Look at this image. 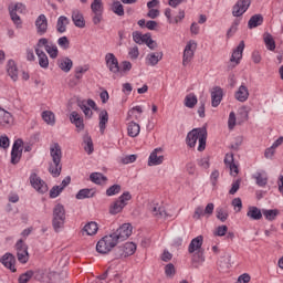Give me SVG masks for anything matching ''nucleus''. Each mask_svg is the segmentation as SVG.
Listing matches in <instances>:
<instances>
[{
    "label": "nucleus",
    "instance_id": "1",
    "mask_svg": "<svg viewBox=\"0 0 283 283\" xmlns=\"http://www.w3.org/2000/svg\"><path fill=\"white\" fill-rule=\"evenodd\" d=\"M199 142L198 151H205L207 149V128L198 127L190 130L186 137V144L188 147H196Z\"/></svg>",
    "mask_w": 283,
    "mask_h": 283
},
{
    "label": "nucleus",
    "instance_id": "2",
    "mask_svg": "<svg viewBox=\"0 0 283 283\" xmlns=\"http://www.w3.org/2000/svg\"><path fill=\"white\" fill-rule=\"evenodd\" d=\"M50 156L52 158V163L49 166V171L53 178H59L63 169V166L61 165L63 151L61 150V145H59V143L50 146Z\"/></svg>",
    "mask_w": 283,
    "mask_h": 283
},
{
    "label": "nucleus",
    "instance_id": "3",
    "mask_svg": "<svg viewBox=\"0 0 283 283\" xmlns=\"http://www.w3.org/2000/svg\"><path fill=\"white\" fill-rule=\"evenodd\" d=\"M52 227L55 233L65 227V207L61 203H57L53 209Z\"/></svg>",
    "mask_w": 283,
    "mask_h": 283
},
{
    "label": "nucleus",
    "instance_id": "4",
    "mask_svg": "<svg viewBox=\"0 0 283 283\" xmlns=\"http://www.w3.org/2000/svg\"><path fill=\"white\" fill-rule=\"evenodd\" d=\"M129 200H132V193L129 191H125L111 205L109 213L112 216L120 213L127 205H129Z\"/></svg>",
    "mask_w": 283,
    "mask_h": 283
},
{
    "label": "nucleus",
    "instance_id": "5",
    "mask_svg": "<svg viewBox=\"0 0 283 283\" xmlns=\"http://www.w3.org/2000/svg\"><path fill=\"white\" fill-rule=\"evenodd\" d=\"M118 244L117 240L115 239L114 234H106L104 238H102L97 244H96V251L97 253L106 254L114 249Z\"/></svg>",
    "mask_w": 283,
    "mask_h": 283
},
{
    "label": "nucleus",
    "instance_id": "6",
    "mask_svg": "<svg viewBox=\"0 0 283 283\" xmlns=\"http://www.w3.org/2000/svg\"><path fill=\"white\" fill-rule=\"evenodd\" d=\"M35 46H38L40 50L41 48H44L50 59H56L59 56V46H56L54 42L48 40L46 38L39 39Z\"/></svg>",
    "mask_w": 283,
    "mask_h": 283
},
{
    "label": "nucleus",
    "instance_id": "7",
    "mask_svg": "<svg viewBox=\"0 0 283 283\" xmlns=\"http://www.w3.org/2000/svg\"><path fill=\"white\" fill-rule=\"evenodd\" d=\"M198 49V43L196 41L190 40L186 44L184 49V54H182V65L184 67H187L193 61V56L196 54V50Z\"/></svg>",
    "mask_w": 283,
    "mask_h": 283
},
{
    "label": "nucleus",
    "instance_id": "8",
    "mask_svg": "<svg viewBox=\"0 0 283 283\" xmlns=\"http://www.w3.org/2000/svg\"><path fill=\"white\" fill-rule=\"evenodd\" d=\"M77 106L82 109L85 118H92V116H94V112H92V109L95 112L98 109L94 99H80L77 101Z\"/></svg>",
    "mask_w": 283,
    "mask_h": 283
},
{
    "label": "nucleus",
    "instance_id": "9",
    "mask_svg": "<svg viewBox=\"0 0 283 283\" xmlns=\"http://www.w3.org/2000/svg\"><path fill=\"white\" fill-rule=\"evenodd\" d=\"M133 231L134 228L130 226V223H124L115 232H112V234L115 237L117 242H123L132 235Z\"/></svg>",
    "mask_w": 283,
    "mask_h": 283
},
{
    "label": "nucleus",
    "instance_id": "10",
    "mask_svg": "<svg viewBox=\"0 0 283 283\" xmlns=\"http://www.w3.org/2000/svg\"><path fill=\"white\" fill-rule=\"evenodd\" d=\"M9 12L13 23L15 25H21V18L19 17V14H23V12H25V7L23 6V3L21 2L11 3L9 6ZM17 12L19 14H17Z\"/></svg>",
    "mask_w": 283,
    "mask_h": 283
},
{
    "label": "nucleus",
    "instance_id": "11",
    "mask_svg": "<svg viewBox=\"0 0 283 283\" xmlns=\"http://www.w3.org/2000/svg\"><path fill=\"white\" fill-rule=\"evenodd\" d=\"M15 251L18 261L21 262V264H27L28 260H30V254L28 253V245L23 243V240H19L15 243Z\"/></svg>",
    "mask_w": 283,
    "mask_h": 283
},
{
    "label": "nucleus",
    "instance_id": "12",
    "mask_svg": "<svg viewBox=\"0 0 283 283\" xmlns=\"http://www.w3.org/2000/svg\"><path fill=\"white\" fill-rule=\"evenodd\" d=\"M105 63H106L107 70H109V72L112 74H118L120 72V65L118 64V57H116V55H114V53H106Z\"/></svg>",
    "mask_w": 283,
    "mask_h": 283
},
{
    "label": "nucleus",
    "instance_id": "13",
    "mask_svg": "<svg viewBox=\"0 0 283 283\" xmlns=\"http://www.w3.org/2000/svg\"><path fill=\"white\" fill-rule=\"evenodd\" d=\"M12 125H14V116L0 106V127H2V129H9Z\"/></svg>",
    "mask_w": 283,
    "mask_h": 283
},
{
    "label": "nucleus",
    "instance_id": "14",
    "mask_svg": "<svg viewBox=\"0 0 283 283\" xmlns=\"http://www.w3.org/2000/svg\"><path fill=\"white\" fill-rule=\"evenodd\" d=\"M30 182L38 193H48V184H45V181H43L36 174L31 175Z\"/></svg>",
    "mask_w": 283,
    "mask_h": 283
},
{
    "label": "nucleus",
    "instance_id": "15",
    "mask_svg": "<svg viewBox=\"0 0 283 283\" xmlns=\"http://www.w3.org/2000/svg\"><path fill=\"white\" fill-rule=\"evenodd\" d=\"M165 163V156H163V148H156L151 151L148 158V167H157Z\"/></svg>",
    "mask_w": 283,
    "mask_h": 283
},
{
    "label": "nucleus",
    "instance_id": "16",
    "mask_svg": "<svg viewBox=\"0 0 283 283\" xmlns=\"http://www.w3.org/2000/svg\"><path fill=\"white\" fill-rule=\"evenodd\" d=\"M35 30L39 36L48 34V17L45 14L42 13L35 19Z\"/></svg>",
    "mask_w": 283,
    "mask_h": 283
},
{
    "label": "nucleus",
    "instance_id": "17",
    "mask_svg": "<svg viewBox=\"0 0 283 283\" xmlns=\"http://www.w3.org/2000/svg\"><path fill=\"white\" fill-rule=\"evenodd\" d=\"M223 163L226 167H228V169L230 170V175L235 177L238 176V174H240V170L238 169V164H235V159L233 158V153H227Z\"/></svg>",
    "mask_w": 283,
    "mask_h": 283
},
{
    "label": "nucleus",
    "instance_id": "18",
    "mask_svg": "<svg viewBox=\"0 0 283 283\" xmlns=\"http://www.w3.org/2000/svg\"><path fill=\"white\" fill-rule=\"evenodd\" d=\"M249 6H251V0H239L232 9L233 17H242L249 10Z\"/></svg>",
    "mask_w": 283,
    "mask_h": 283
},
{
    "label": "nucleus",
    "instance_id": "19",
    "mask_svg": "<svg viewBox=\"0 0 283 283\" xmlns=\"http://www.w3.org/2000/svg\"><path fill=\"white\" fill-rule=\"evenodd\" d=\"M249 87L247 86V84L242 83L235 91L234 98L239 103H247V101H249Z\"/></svg>",
    "mask_w": 283,
    "mask_h": 283
},
{
    "label": "nucleus",
    "instance_id": "20",
    "mask_svg": "<svg viewBox=\"0 0 283 283\" xmlns=\"http://www.w3.org/2000/svg\"><path fill=\"white\" fill-rule=\"evenodd\" d=\"M244 41H241L239 45L233 50L230 62L234 63V65H240V61H242V54H244Z\"/></svg>",
    "mask_w": 283,
    "mask_h": 283
},
{
    "label": "nucleus",
    "instance_id": "21",
    "mask_svg": "<svg viewBox=\"0 0 283 283\" xmlns=\"http://www.w3.org/2000/svg\"><path fill=\"white\" fill-rule=\"evenodd\" d=\"M163 61V52H150L145 57V64L150 67H156Z\"/></svg>",
    "mask_w": 283,
    "mask_h": 283
},
{
    "label": "nucleus",
    "instance_id": "22",
    "mask_svg": "<svg viewBox=\"0 0 283 283\" xmlns=\"http://www.w3.org/2000/svg\"><path fill=\"white\" fill-rule=\"evenodd\" d=\"M1 264H3L6 269H9L11 273L17 272V266L14 265L17 264V259H14V255H12L11 253H6L1 258Z\"/></svg>",
    "mask_w": 283,
    "mask_h": 283
},
{
    "label": "nucleus",
    "instance_id": "23",
    "mask_svg": "<svg viewBox=\"0 0 283 283\" xmlns=\"http://www.w3.org/2000/svg\"><path fill=\"white\" fill-rule=\"evenodd\" d=\"M70 122L72 123V125H75L77 132H83V129H85V123L83 120V116H81L78 112L73 111L70 114Z\"/></svg>",
    "mask_w": 283,
    "mask_h": 283
},
{
    "label": "nucleus",
    "instance_id": "24",
    "mask_svg": "<svg viewBox=\"0 0 283 283\" xmlns=\"http://www.w3.org/2000/svg\"><path fill=\"white\" fill-rule=\"evenodd\" d=\"M224 96V92L220 86H216L211 91V105L212 107H218L220 103H222V98Z\"/></svg>",
    "mask_w": 283,
    "mask_h": 283
},
{
    "label": "nucleus",
    "instance_id": "25",
    "mask_svg": "<svg viewBox=\"0 0 283 283\" xmlns=\"http://www.w3.org/2000/svg\"><path fill=\"white\" fill-rule=\"evenodd\" d=\"M252 178H254L258 187H265L269 185V174H266V170L256 171Z\"/></svg>",
    "mask_w": 283,
    "mask_h": 283
},
{
    "label": "nucleus",
    "instance_id": "26",
    "mask_svg": "<svg viewBox=\"0 0 283 283\" xmlns=\"http://www.w3.org/2000/svg\"><path fill=\"white\" fill-rule=\"evenodd\" d=\"M35 54L38 56L40 67L48 70L50 67V60L48 59V54H45V52L40 50L38 46H35Z\"/></svg>",
    "mask_w": 283,
    "mask_h": 283
},
{
    "label": "nucleus",
    "instance_id": "27",
    "mask_svg": "<svg viewBox=\"0 0 283 283\" xmlns=\"http://www.w3.org/2000/svg\"><path fill=\"white\" fill-rule=\"evenodd\" d=\"M57 66L60 67V70H62V72H70L72 70V67H74V62H72V59L64 56V57H60L57 60Z\"/></svg>",
    "mask_w": 283,
    "mask_h": 283
},
{
    "label": "nucleus",
    "instance_id": "28",
    "mask_svg": "<svg viewBox=\"0 0 283 283\" xmlns=\"http://www.w3.org/2000/svg\"><path fill=\"white\" fill-rule=\"evenodd\" d=\"M72 21L76 28H85V18L78 9L72 11Z\"/></svg>",
    "mask_w": 283,
    "mask_h": 283
},
{
    "label": "nucleus",
    "instance_id": "29",
    "mask_svg": "<svg viewBox=\"0 0 283 283\" xmlns=\"http://www.w3.org/2000/svg\"><path fill=\"white\" fill-rule=\"evenodd\" d=\"M98 120L99 132L101 134H105V129H107V123H109V114L107 113V111L103 109L102 112H99Z\"/></svg>",
    "mask_w": 283,
    "mask_h": 283
},
{
    "label": "nucleus",
    "instance_id": "30",
    "mask_svg": "<svg viewBox=\"0 0 283 283\" xmlns=\"http://www.w3.org/2000/svg\"><path fill=\"white\" fill-rule=\"evenodd\" d=\"M98 233V223L91 221L82 230L83 235H96Z\"/></svg>",
    "mask_w": 283,
    "mask_h": 283
},
{
    "label": "nucleus",
    "instance_id": "31",
    "mask_svg": "<svg viewBox=\"0 0 283 283\" xmlns=\"http://www.w3.org/2000/svg\"><path fill=\"white\" fill-rule=\"evenodd\" d=\"M247 216L250 220H262L263 212L260 208L250 206L248 208Z\"/></svg>",
    "mask_w": 283,
    "mask_h": 283
},
{
    "label": "nucleus",
    "instance_id": "32",
    "mask_svg": "<svg viewBox=\"0 0 283 283\" xmlns=\"http://www.w3.org/2000/svg\"><path fill=\"white\" fill-rule=\"evenodd\" d=\"M67 25H70V19L65 15H61L56 22V30L60 34H63L67 31Z\"/></svg>",
    "mask_w": 283,
    "mask_h": 283
},
{
    "label": "nucleus",
    "instance_id": "33",
    "mask_svg": "<svg viewBox=\"0 0 283 283\" xmlns=\"http://www.w3.org/2000/svg\"><path fill=\"white\" fill-rule=\"evenodd\" d=\"M7 72L12 81H18L19 70L17 69V63L13 60H9L7 64Z\"/></svg>",
    "mask_w": 283,
    "mask_h": 283
},
{
    "label": "nucleus",
    "instance_id": "34",
    "mask_svg": "<svg viewBox=\"0 0 283 283\" xmlns=\"http://www.w3.org/2000/svg\"><path fill=\"white\" fill-rule=\"evenodd\" d=\"M202 242H203L202 235H198L197 238L192 239L189 247H188L189 253H196V251L201 249L202 248Z\"/></svg>",
    "mask_w": 283,
    "mask_h": 283
},
{
    "label": "nucleus",
    "instance_id": "35",
    "mask_svg": "<svg viewBox=\"0 0 283 283\" xmlns=\"http://www.w3.org/2000/svg\"><path fill=\"white\" fill-rule=\"evenodd\" d=\"M262 23H264V18L262 14H254L250 18L248 27L250 30H253V28H259V25H262Z\"/></svg>",
    "mask_w": 283,
    "mask_h": 283
},
{
    "label": "nucleus",
    "instance_id": "36",
    "mask_svg": "<svg viewBox=\"0 0 283 283\" xmlns=\"http://www.w3.org/2000/svg\"><path fill=\"white\" fill-rule=\"evenodd\" d=\"M122 255H124V258H127L129 255H134V253H136V243L134 242H126L123 247H122Z\"/></svg>",
    "mask_w": 283,
    "mask_h": 283
},
{
    "label": "nucleus",
    "instance_id": "37",
    "mask_svg": "<svg viewBox=\"0 0 283 283\" xmlns=\"http://www.w3.org/2000/svg\"><path fill=\"white\" fill-rule=\"evenodd\" d=\"M184 105L189 109H193L196 105H198V96H196L193 93L186 95Z\"/></svg>",
    "mask_w": 283,
    "mask_h": 283
},
{
    "label": "nucleus",
    "instance_id": "38",
    "mask_svg": "<svg viewBox=\"0 0 283 283\" xmlns=\"http://www.w3.org/2000/svg\"><path fill=\"white\" fill-rule=\"evenodd\" d=\"M127 132H128V136H130V138H136V136H138V134H140V125H138V123H136V122H130V123H128Z\"/></svg>",
    "mask_w": 283,
    "mask_h": 283
},
{
    "label": "nucleus",
    "instance_id": "39",
    "mask_svg": "<svg viewBox=\"0 0 283 283\" xmlns=\"http://www.w3.org/2000/svg\"><path fill=\"white\" fill-rule=\"evenodd\" d=\"M42 119L44 123H46V125H51V127L56 125V116L52 113V111L42 112Z\"/></svg>",
    "mask_w": 283,
    "mask_h": 283
},
{
    "label": "nucleus",
    "instance_id": "40",
    "mask_svg": "<svg viewBox=\"0 0 283 283\" xmlns=\"http://www.w3.org/2000/svg\"><path fill=\"white\" fill-rule=\"evenodd\" d=\"M263 41H264L266 50H269L270 52H274L275 40L273 39V35H271V33H265L263 35Z\"/></svg>",
    "mask_w": 283,
    "mask_h": 283
},
{
    "label": "nucleus",
    "instance_id": "41",
    "mask_svg": "<svg viewBox=\"0 0 283 283\" xmlns=\"http://www.w3.org/2000/svg\"><path fill=\"white\" fill-rule=\"evenodd\" d=\"M90 178L95 185H105L107 182V177L101 172H92Z\"/></svg>",
    "mask_w": 283,
    "mask_h": 283
},
{
    "label": "nucleus",
    "instance_id": "42",
    "mask_svg": "<svg viewBox=\"0 0 283 283\" xmlns=\"http://www.w3.org/2000/svg\"><path fill=\"white\" fill-rule=\"evenodd\" d=\"M112 12L117 14V17H125V8L123 7V3L118 0L113 1Z\"/></svg>",
    "mask_w": 283,
    "mask_h": 283
},
{
    "label": "nucleus",
    "instance_id": "43",
    "mask_svg": "<svg viewBox=\"0 0 283 283\" xmlns=\"http://www.w3.org/2000/svg\"><path fill=\"white\" fill-rule=\"evenodd\" d=\"M85 198H94V190L88 189V188H84V189H81L76 193V199L77 200H85Z\"/></svg>",
    "mask_w": 283,
    "mask_h": 283
},
{
    "label": "nucleus",
    "instance_id": "44",
    "mask_svg": "<svg viewBox=\"0 0 283 283\" xmlns=\"http://www.w3.org/2000/svg\"><path fill=\"white\" fill-rule=\"evenodd\" d=\"M140 114H143V106H135L128 111V120L135 118L138 120L140 118Z\"/></svg>",
    "mask_w": 283,
    "mask_h": 283
},
{
    "label": "nucleus",
    "instance_id": "45",
    "mask_svg": "<svg viewBox=\"0 0 283 283\" xmlns=\"http://www.w3.org/2000/svg\"><path fill=\"white\" fill-rule=\"evenodd\" d=\"M84 150L86 154H94V143L92 142V137L88 135L84 136Z\"/></svg>",
    "mask_w": 283,
    "mask_h": 283
},
{
    "label": "nucleus",
    "instance_id": "46",
    "mask_svg": "<svg viewBox=\"0 0 283 283\" xmlns=\"http://www.w3.org/2000/svg\"><path fill=\"white\" fill-rule=\"evenodd\" d=\"M150 209V213H153V216H165V209L163 207H160L158 203H153L149 207Z\"/></svg>",
    "mask_w": 283,
    "mask_h": 283
},
{
    "label": "nucleus",
    "instance_id": "47",
    "mask_svg": "<svg viewBox=\"0 0 283 283\" xmlns=\"http://www.w3.org/2000/svg\"><path fill=\"white\" fill-rule=\"evenodd\" d=\"M91 10L93 13H103V0H93Z\"/></svg>",
    "mask_w": 283,
    "mask_h": 283
},
{
    "label": "nucleus",
    "instance_id": "48",
    "mask_svg": "<svg viewBox=\"0 0 283 283\" xmlns=\"http://www.w3.org/2000/svg\"><path fill=\"white\" fill-rule=\"evenodd\" d=\"M216 213H217L218 220H220L221 222H227V219L229 218V213L222 207H218L216 209Z\"/></svg>",
    "mask_w": 283,
    "mask_h": 283
},
{
    "label": "nucleus",
    "instance_id": "49",
    "mask_svg": "<svg viewBox=\"0 0 283 283\" xmlns=\"http://www.w3.org/2000/svg\"><path fill=\"white\" fill-rule=\"evenodd\" d=\"M262 213H263L265 220H269L270 222H272V220H275V218H277L279 211L263 209Z\"/></svg>",
    "mask_w": 283,
    "mask_h": 283
},
{
    "label": "nucleus",
    "instance_id": "50",
    "mask_svg": "<svg viewBox=\"0 0 283 283\" xmlns=\"http://www.w3.org/2000/svg\"><path fill=\"white\" fill-rule=\"evenodd\" d=\"M120 193V185H113L106 190V196H118Z\"/></svg>",
    "mask_w": 283,
    "mask_h": 283
},
{
    "label": "nucleus",
    "instance_id": "51",
    "mask_svg": "<svg viewBox=\"0 0 283 283\" xmlns=\"http://www.w3.org/2000/svg\"><path fill=\"white\" fill-rule=\"evenodd\" d=\"M34 275L33 271H27L25 273L21 274L19 276V283H28L30 280H32V276Z\"/></svg>",
    "mask_w": 283,
    "mask_h": 283
},
{
    "label": "nucleus",
    "instance_id": "52",
    "mask_svg": "<svg viewBox=\"0 0 283 283\" xmlns=\"http://www.w3.org/2000/svg\"><path fill=\"white\" fill-rule=\"evenodd\" d=\"M87 70H90V67L87 65L77 66L75 69V78H77V81H81V78H83V74H85V72H87Z\"/></svg>",
    "mask_w": 283,
    "mask_h": 283
},
{
    "label": "nucleus",
    "instance_id": "53",
    "mask_svg": "<svg viewBox=\"0 0 283 283\" xmlns=\"http://www.w3.org/2000/svg\"><path fill=\"white\" fill-rule=\"evenodd\" d=\"M128 56L132 61H136L138 56H140V51L138 50V46H133L128 51Z\"/></svg>",
    "mask_w": 283,
    "mask_h": 283
},
{
    "label": "nucleus",
    "instance_id": "54",
    "mask_svg": "<svg viewBox=\"0 0 283 283\" xmlns=\"http://www.w3.org/2000/svg\"><path fill=\"white\" fill-rule=\"evenodd\" d=\"M57 45L62 48V50H70V40L67 36H62L57 40Z\"/></svg>",
    "mask_w": 283,
    "mask_h": 283
},
{
    "label": "nucleus",
    "instance_id": "55",
    "mask_svg": "<svg viewBox=\"0 0 283 283\" xmlns=\"http://www.w3.org/2000/svg\"><path fill=\"white\" fill-rule=\"evenodd\" d=\"M0 147L1 149H8L10 147V138L7 135L0 136Z\"/></svg>",
    "mask_w": 283,
    "mask_h": 283
},
{
    "label": "nucleus",
    "instance_id": "56",
    "mask_svg": "<svg viewBox=\"0 0 283 283\" xmlns=\"http://www.w3.org/2000/svg\"><path fill=\"white\" fill-rule=\"evenodd\" d=\"M227 231H229V227L227 226H219L214 232V235H218L219 238H222L227 235Z\"/></svg>",
    "mask_w": 283,
    "mask_h": 283
},
{
    "label": "nucleus",
    "instance_id": "57",
    "mask_svg": "<svg viewBox=\"0 0 283 283\" xmlns=\"http://www.w3.org/2000/svg\"><path fill=\"white\" fill-rule=\"evenodd\" d=\"M62 192H63V188H60L59 186H54L50 190V198H59V196H61Z\"/></svg>",
    "mask_w": 283,
    "mask_h": 283
},
{
    "label": "nucleus",
    "instance_id": "58",
    "mask_svg": "<svg viewBox=\"0 0 283 283\" xmlns=\"http://www.w3.org/2000/svg\"><path fill=\"white\" fill-rule=\"evenodd\" d=\"M21 160V151L11 150V163L12 165H17Z\"/></svg>",
    "mask_w": 283,
    "mask_h": 283
},
{
    "label": "nucleus",
    "instance_id": "59",
    "mask_svg": "<svg viewBox=\"0 0 283 283\" xmlns=\"http://www.w3.org/2000/svg\"><path fill=\"white\" fill-rule=\"evenodd\" d=\"M197 164L201 167V169H209V157H202L198 159Z\"/></svg>",
    "mask_w": 283,
    "mask_h": 283
},
{
    "label": "nucleus",
    "instance_id": "60",
    "mask_svg": "<svg viewBox=\"0 0 283 283\" xmlns=\"http://www.w3.org/2000/svg\"><path fill=\"white\" fill-rule=\"evenodd\" d=\"M232 207H234V211H237V213L242 211V199L234 198L232 200Z\"/></svg>",
    "mask_w": 283,
    "mask_h": 283
},
{
    "label": "nucleus",
    "instance_id": "61",
    "mask_svg": "<svg viewBox=\"0 0 283 283\" xmlns=\"http://www.w3.org/2000/svg\"><path fill=\"white\" fill-rule=\"evenodd\" d=\"M235 113L234 112H231L229 114V118H228V127L229 129H233V127H235Z\"/></svg>",
    "mask_w": 283,
    "mask_h": 283
},
{
    "label": "nucleus",
    "instance_id": "62",
    "mask_svg": "<svg viewBox=\"0 0 283 283\" xmlns=\"http://www.w3.org/2000/svg\"><path fill=\"white\" fill-rule=\"evenodd\" d=\"M136 155H128L122 158L123 165H130V163H136Z\"/></svg>",
    "mask_w": 283,
    "mask_h": 283
},
{
    "label": "nucleus",
    "instance_id": "63",
    "mask_svg": "<svg viewBox=\"0 0 283 283\" xmlns=\"http://www.w3.org/2000/svg\"><path fill=\"white\" fill-rule=\"evenodd\" d=\"M264 156L268 160H273V156H275V149L270 146L269 148L265 149Z\"/></svg>",
    "mask_w": 283,
    "mask_h": 283
},
{
    "label": "nucleus",
    "instance_id": "64",
    "mask_svg": "<svg viewBox=\"0 0 283 283\" xmlns=\"http://www.w3.org/2000/svg\"><path fill=\"white\" fill-rule=\"evenodd\" d=\"M250 282H251V275H249L248 273H244L238 277V281L235 283H250Z\"/></svg>",
    "mask_w": 283,
    "mask_h": 283
}]
</instances>
